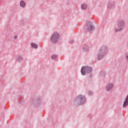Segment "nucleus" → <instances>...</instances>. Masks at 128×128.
Listing matches in <instances>:
<instances>
[{
    "label": "nucleus",
    "mask_w": 128,
    "mask_h": 128,
    "mask_svg": "<svg viewBox=\"0 0 128 128\" xmlns=\"http://www.w3.org/2000/svg\"><path fill=\"white\" fill-rule=\"evenodd\" d=\"M60 38V34L56 32H54L52 34L50 38L52 42H53V44L58 42Z\"/></svg>",
    "instance_id": "obj_1"
},
{
    "label": "nucleus",
    "mask_w": 128,
    "mask_h": 128,
    "mask_svg": "<svg viewBox=\"0 0 128 128\" xmlns=\"http://www.w3.org/2000/svg\"><path fill=\"white\" fill-rule=\"evenodd\" d=\"M92 70V69L88 66H83L81 70V74L82 76H86V74L90 72Z\"/></svg>",
    "instance_id": "obj_2"
},
{
    "label": "nucleus",
    "mask_w": 128,
    "mask_h": 128,
    "mask_svg": "<svg viewBox=\"0 0 128 128\" xmlns=\"http://www.w3.org/2000/svg\"><path fill=\"white\" fill-rule=\"evenodd\" d=\"M76 102L78 104H84L86 102V98H84V96L80 95L77 97Z\"/></svg>",
    "instance_id": "obj_3"
},
{
    "label": "nucleus",
    "mask_w": 128,
    "mask_h": 128,
    "mask_svg": "<svg viewBox=\"0 0 128 128\" xmlns=\"http://www.w3.org/2000/svg\"><path fill=\"white\" fill-rule=\"evenodd\" d=\"M124 28V22L120 20L118 22V28L116 29V32H120Z\"/></svg>",
    "instance_id": "obj_4"
},
{
    "label": "nucleus",
    "mask_w": 128,
    "mask_h": 128,
    "mask_svg": "<svg viewBox=\"0 0 128 128\" xmlns=\"http://www.w3.org/2000/svg\"><path fill=\"white\" fill-rule=\"evenodd\" d=\"M112 88H114V84H108L106 87V90L108 92H110V90H112Z\"/></svg>",
    "instance_id": "obj_5"
},
{
    "label": "nucleus",
    "mask_w": 128,
    "mask_h": 128,
    "mask_svg": "<svg viewBox=\"0 0 128 128\" xmlns=\"http://www.w3.org/2000/svg\"><path fill=\"white\" fill-rule=\"evenodd\" d=\"M128 106V95L126 98L125 100L124 101V104H123V107L124 108H126Z\"/></svg>",
    "instance_id": "obj_6"
},
{
    "label": "nucleus",
    "mask_w": 128,
    "mask_h": 128,
    "mask_svg": "<svg viewBox=\"0 0 128 128\" xmlns=\"http://www.w3.org/2000/svg\"><path fill=\"white\" fill-rule=\"evenodd\" d=\"M26 2L24 0H22L20 2V6H21V8H26Z\"/></svg>",
    "instance_id": "obj_7"
},
{
    "label": "nucleus",
    "mask_w": 128,
    "mask_h": 128,
    "mask_svg": "<svg viewBox=\"0 0 128 128\" xmlns=\"http://www.w3.org/2000/svg\"><path fill=\"white\" fill-rule=\"evenodd\" d=\"M88 8V5L86 4H83L81 6V8L82 10H84Z\"/></svg>",
    "instance_id": "obj_8"
},
{
    "label": "nucleus",
    "mask_w": 128,
    "mask_h": 128,
    "mask_svg": "<svg viewBox=\"0 0 128 128\" xmlns=\"http://www.w3.org/2000/svg\"><path fill=\"white\" fill-rule=\"evenodd\" d=\"M31 46L34 48H38V45L34 43L31 44Z\"/></svg>",
    "instance_id": "obj_9"
},
{
    "label": "nucleus",
    "mask_w": 128,
    "mask_h": 128,
    "mask_svg": "<svg viewBox=\"0 0 128 128\" xmlns=\"http://www.w3.org/2000/svg\"><path fill=\"white\" fill-rule=\"evenodd\" d=\"M88 30H94V26H92V25L90 26Z\"/></svg>",
    "instance_id": "obj_10"
},
{
    "label": "nucleus",
    "mask_w": 128,
    "mask_h": 128,
    "mask_svg": "<svg viewBox=\"0 0 128 128\" xmlns=\"http://www.w3.org/2000/svg\"><path fill=\"white\" fill-rule=\"evenodd\" d=\"M57 56L56 55L54 54L52 56V60H56V58Z\"/></svg>",
    "instance_id": "obj_11"
},
{
    "label": "nucleus",
    "mask_w": 128,
    "mask_h": 128,
    "mask_svg": "<svg viewBox=\"0 0 128 128\" xmlns=\"http://www.w3.org/2000/svg\"><path fill=\"white\" fill-rule=\"evenodd\" d=\"M125 56H126V60H128V52L126 54Z\"/></svg>",
    "instance_id": "obj_12"
},
{
    "label": "nucleus",
    "mask_w": 128,
    "mask_h": 128,
    "mask_svg": "<svg viewBox=\"0 0 128 128\" xmlns=\"http://www.w3.org/2000/svg\"><path fill=\"white\" fill-rule=\"evenodd\" d=\"M88 94H89V96H91V94H92V91H89L88 92Z\"/></svg>",
    "instance_id": "obj_13"
},
{
    "label": "nucleus",
    "mask_w": 128,
    "mask_h": 128,
    "mask_svg": "<svg viewBox=\"0 0 128 128\" xmlns=\"http://www.w3.org/2000/svg\"><path fill=\"white\" fill-rule=\"evenodd\" d=\"M14 38L16 39L18 38V36H14Z\"/></svg>",
    "instance_id": "obj_14"
},
{
    "label": "nucleus",
    "mask_w": 128,
    "mask_h": 128,
    "mask_svg": "<svg viewBox=\"0 0 128 128\" xmlns=\"http://www.w3.org/2000/svg\"><path fill=\"white\" fill-rule=\"evenodd\" d=\"M98 60H100V57H98Z\"/></svg>",
    "instance_id": "obj_15"
}]
</instances>
